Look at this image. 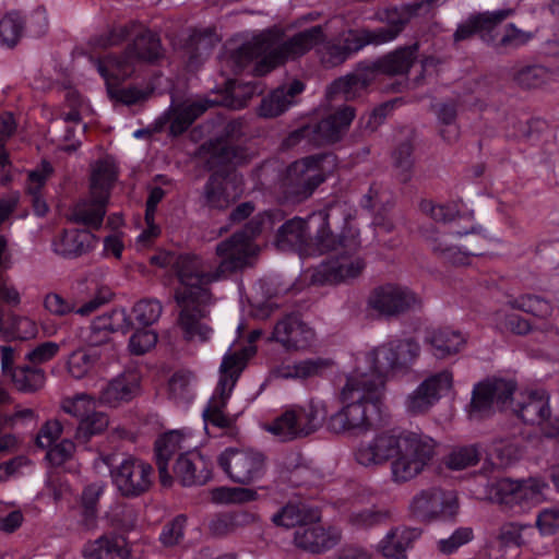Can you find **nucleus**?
<instances>
[{
	"instance_id": "f257e3e1",
	"label": "nucleus",
	"mask_w": 559,
	"mask_h": 559,
	"mask_svg": "<svg viewBox=\"0 0 559 559\" xmlns=\"http://www.w3.org/2000/svg\"><path fill=\"white\" fill-rule=\"evenodd\" d=\"M436 441L420 430L382 431L361 443L356 461L366 467L383 465L391 460V477L403 484L417 477L436 454Z\"/></svg>"
},
{
	"instance_id": "f03ea898",
	"label": "nucleus",
	"mask_w": 559,
	"mask_h": 559,
	"mask_svg": "<svg viewBox=\"0 0 559 559\" xmlns=\"http://www.w3.org/2000/svg\"><path fill=\"white\" fill-rule=\"evenodd\" d=\"M175 275L179 286L175 300L180 307L179 324L189 341L206 342L212 329L201 320L205 318L204 306L212 300L210 285L222 277L216 265L193 253L178 255Z\"/></svg>"
},
{
	"instance_id": "7ed1b4c3",
	"label": "nucleus",
	"mask_w": 559,
	"mask_h": 559,
	"mask_svg": "<svg viewBox=\"0 0 559 559\" xmlns=\"http://www.w3.org/2000/svg\"><path fill=\"white\" fill-rule=\"evenodd\" d=\"M338 205L329 206L328 211L312 214L319 216L322 227L317 231L316 243L322 252L332 253L322 261L311 275V282L318 285L347 284L358 278L367 266L366 259L360 254L361 241L357 231L345 230L335 236L328 226V219Z\"/></svg>"
},
{
	"instance_id": "20e7f679",
	"label": "nucleus",
	"mask_w": 559,
	"mask_h": 559,
	"mask_svg": "<svg viewBox=\"0 0 559 559\" xmlns=\"http://www.w3.org/2000/svg\"><path fill=\"white\" fill-rule=\"evenodd\" d=\"M325 39L322 26L316 25L283 39L278 32H264L245 43L230 56L235 72L243 71L248 63L258 59L257 75H264L288 60H295Z\"/></svg>"
},
{
	"instance_id": "39448f33",
	"label": "nucleus",
	"mask_w": 559,
	"mask_h": 559,
	"mask_svg": "<svg viewBox=\"0 0 559 559\" xmlns=\"http://www.w3.org/2000/svg\"><path fill=\"white\" fill-rule=\"evenodd\" d=\"M382 395V382L377 377L355 370L341 391L343 407L328 420V428L336 433L367 430L369 409L377 408Z\"/></svg>"
},
{
	"instance_id": "423d86ee",
	"label": "nucleus",
	"mask_w": 559,
	"mask_h": 559,
	"mask_svg": "<svg viewBox=\"0 0 559 559\" xmlns=\"http://www.w3.org/2000/svg\"><path fill=\"white\" fill-rule=\"evenodd\" d=\"M254 355V347L249 346L241 353L225 354L219 367V380L203 411L204 421L218 428H230L236 416L225 413L231 392L245 369L247 361Z\"/></svg>"
},
{
	"instance_id": "0eeeda50",
	"label": "nucleus",
	"mask_w": 559,
	"mask_h": 559,
	"mask_svg": "<svg viewBox=\"0 0 559 559\" xmlns=\"http://www.w3.org/2000/svg\"><path fill=\"white\" fill-rule=\"evenodd\" d=\"M134 38L120 56L109 57L98 63L100 75L109 82L129 79L140 62H153L162 57V44L159 37L141 26L134 28Z\"/></svg>"
},
{
	"instance_id": "6e6552de",
	"label": "nucleus",
	"mask_w": 559,
	"mask_h": 559,
	"mask_svg": "<svg viewBox=\"0 0 559 559\" xmlns=\"http://www.w3.org/2000/svg\"><path fill=\"white\" fill-rule=\"evenodd\" d=\"M328 415L322 401L311 400L305 405H293L286 408L265 428L282 441L306 438L318 431Z\"/></svg>"
},
{
	"instance_id": "1a4fd4ad",
	"label": "nucleus",
	"mask_w": 559,
	"mask_h": 559,
	"mask_svg": "<svg viewBox=\"0 0 559 559\" xmlns=\"http://www.w3.org/2000/svg\"><path fill=\"white\" fill-rule=\"evenodd\" d=\"M104 463L109 467L112 484L122 497H140L153 484V467L141 459L129 455L115 463L112 455H107Z\"/></svg>"
},
{
	"instance_id": "9d476101",
	"label": "nucleus",
	"mask_w": 559,
	"mask_h": 559,
	"mask_svg": "<svg viewBox=\"0 0 559 559\" xmlns=\"http://www.w3.org/2000/svg\"><path fill=\"white\" fill-rule=\"evenodd\" d=\"M217 465L233 481L249 486L266 473V457L258 450L227 448L217 456Z\"/></svg>"
},
{
	"instance_id": "9b49d317",
	"label": "nucleus",
	"mask_w": 559,
	"mask_h": 559,
	"mask_svg": "<svg viewBox=\"0 0 559 559\" xmlns=\"http://www.w3.org/2000/svg\"><path fill=\"white\" fill-rule=\"evenodd\" d=\"M324 163H334V157L322 154L294 162L287 168L285 178L287 193L296 201L309 198L325 179Z\"/></svg>"
},
{
	"instance_id": "f8f14e48",
	"label": "nucleus",
	"mask_w": 559,
	"mask_h": 559,
	"mask_svg": "<svg viewBox=\"0 0 559 559\" xmlns=\"http://www.w3.org/2000/svg\"><path fill=\"white\" fill-rule=\"evenodd\" d=\"M420 346L412 340L393 341L377 347L368 355L371 364V371L366 372L368 377H377L384 386V376L389 371L407 368L419 356Z\"/></svg>"
},
{
	"instance_id": "ddd939ff",
	"label": "nucleus",
	"mask_w": 559,
	"mask_h": 559,
	"mask_svg": "<svg viewBox=\"0 0 559 559\" xmlns=\"http://www.w3.org/2000/svg\"><path fill=\"white\" fill-rule=\"evenodd\" d=\"M459 509L456 492L437 487L421 490L409 503L412 514L423 522L454 521Z\"/></svg>"
},
{
	"instance_id": "4468645a",
	"label": "nucleus",
	"mask_w": 559,
	"mask_h": 559,
	"mask_svg": "<svg viewBox=\"0 0 559 559\" xmlns=\"http://www.w3.org/2000/svg\"><path fill=\"white\" fill-rule=\"evenodd\" d=\"M209 102H190L187 99L180 104H173L168 111L164 112L156 121L145 128L136 130L135 138L144 135L166 134L167 136H179L206 111Z\"/></svg>"
},
{
	"instance_id": "2eb2a0df",
	"label": "nucleus",
	"mask_w": 559,
	"mask_h": 559,
	"mask_svg": "<svg viewBox=\"0 0 559 559\" xmlns=\"http://www.w3.org/2000/svg\"><path fill=\"white\" fill-rule=\"evenodd\" d=\"M385 20L388 25L376 29L355 28L344 33L342 44L348 56H353L368 45L377 46L395 39L407 24L408 16L394 9L386 12Z\"/></svg>"
},
{
	"instance_id": "dca6fc26",
	"label": "nucleus",
	"mask_w": 559,
	"mask_h": 559,
	"mask_svg": "<svg viewBox=\"0 0 559 559\" xmlns=\"http://www.w3.org/2000/svg\"><path fill=\"white\" fill-rule=\"evenodd\" d=\"M515 388L514 381L506 379L487 380L475 385L469 405L471 418L480 419L496 409L508 408Z\"/></svg>"
},
{
	"instance_id": "f3484780",
	"label": "nucleus",
	"mask_w": 559,
	"mask_h": 559,
	"mask_svg": "<svg viewBox=\"0 0 559 559\" xmlns=\"http://www.w3.org/2000/svg\"><path fill=\"white\" fill-rule=\"evenodd\" d=\"M509 406L524 423L539 426L547 438L559 436V420H551L549 396L544 390L521 393Z\"/></svg>"
},
{
	"instance_id": "a211bd4d",
	"label": "nucleus",
	"mask_w": 559,
	"mask_h": 559,
	"mask_svg": "<svg viewBox=\"0 0 559 559\" xmlns=\"http://www.w3.org/2000/svg\"><path fill=\"white\" fill-rule=\"evenodd\" d=\"M355 116L353 107L344 106L320 121H310L297 128L288 140H341Z\"/></svg>"
},
{
	"instance_id": "6ab92c4d",
	"label": "nucleus",
	"mask_w": 559,
	"mask_h": 559,
	"mask_svg": "<svg viewBox=\"0 0 559 559\" xmlns=\"http://www.w3.org/2000/svg\"><path fill=\"white\" fill-rule=\"evenodd\" d=\"M419 298L405 286L385 284L374 288L368 298V306L383 317H396L418 307Z\"/></svg>"
},
{
	"instance_id": "aec40b11",
	"label": "nucleus",
	"mask_w": 559,
	"mask_h": 559,
	"mask_svg": "<svg viewBox=\"0 0 559 559\" xmlns=\"http://www.w3.org/2000/svg\"><path fill=\"white\" fill-rule=\"evenodd\" d=\"M453 384V373L449 369L431 374L425 379L406 399L405 406L409 414L428 412Z\"/></svg>"
},
{
	"instance_id": "412c9836",
	"label": "nucleus",
	"mask_w": 559,
	"mask_h": 559,
	"mask_svg": "<svg viewBox=\"0 0 559 559\" xmlns=\"http://www.w3.org/2000/svg\"><path fill=\"white\" fill-rule=\"evenodd\" d=\"M257 252L258 247L243 229L221 241L215 249V253L219 259L216 267L221 277L223 278L226 273L246 266L249 259L255 255Z\"/></svg>"
},
{
	"instance_id": "4be33fe9",
	"label": "nucleus",
	"mask_w": 559,
	"mask_h": 559,
	"mask_svg": "<svg viewBox=\"0 0 559 559\" xmlns=\"http://www.w3.org/2000/svg\"><path fill=\"white\" fill-rule=\"evenodd\" d=\"M242 189L237 185V177H223L213 174L203 187L201 202L210 210L224 211L240 198Z\"/></svg>"
},
{
	"instance_id": "5701e85b",
	"label": "nucleus",
	"mask_w": 559,
	"mask_h": 559,
	"mask_svg": "<svg viewBox=\"0 0 559 559\" xmlns=\"http://www.w3.org/2000/svg\"><path fill=\"white\" fill-rule=\"evenodd\" d=\"M195 448L191 442V436H186L180 430L165 433L155 442L156 464L159 479L163 486H170L173 477L168 472V462L175 454H183Z\"/></svg>"
},
{
	"instance_id": "b1692460",
	"label": "nucleus",
	"mask_w": 559,
	"mask_h": 559,
	"mask_svg": "<svg viewBox=\"0 0 559 559\" xmlns=\"http://www.w3.org/2000/svg\"><path fill=\"white\" fill-rule=\"evenodd\" d=\"M213 464L194 448L180 454L174 465L175 477L182 486H202L212 477Z\"/></svg>"
},
{
	"instance_id": "393cba45",
	"label": "nucleus",
	"mask_w": 559,
	"mask_h": 559,
	"mask_svg": "<svg viewBox=\"0 0 559 559\" xmlns=\"http://www.w3.org/2000/svg\"><path fill=\"white\" fill-rule=\"evenodd\" d=\"M314 333L297 314H288L275 324L271 340L280 343L287 350L307 348L313 341Z\"/></svg>"
},
{
	"instance_id": "a878e982",
	"label": "nucleus",
	"mask_w": 559,
	"mask_h": 559,
	"mask_svg": "<svg viewBox=\"0 0 559 559\" xmlns=\"http://www.w3.org/2000/svg\"><path fill=\"white\" fill-rule=\"evenodd\" d=\"M511 13L512 10H498L471 15L457 26L453 34L454 41L466 40L478 34L485 43H493L496 28Z\"/></svg>"
},
{
	"instance_id": "bb28decb",
	"label": "nucleus",
	"mask_w": 559,
	"mask_h": 559,
	"mask_svg": "<svg viewBox=\"0 0 559 559\" xmlns=\"http://www.w3.org/2000/svg\"><path fill=\"white\" fill-rule=\"evenodd\" d=\"M140 374L135 370H124L102 388L97 401L105 406L118 407L140 393Z\"/></svg>"
},
{
	"instance_id": "cd10ccee",
	"label": "nucleus",
	"mask_w": 559,
	"mask_h": 559,
	"mask_svg": "<svg viewBox=\"0 0 559 559\" xmlns=\"http://www.w3.org/2000/svg\"><path fill=\"white\" fill-rule=\"evenodd\" d=\"M81 554L84 559H130L131 547L124 536L109 532L87 540Z\"/></svg>"
},
{
	"instance_id": "c85d7f7f",
	"label": "nucleus",
	"mask_w": 559,
	"mask_h": 559,
	"mask_svg": "<svg viewBox=\"0 0 559 559\" xmlns=\"http://www.w3.org/2000/svg\"><path fill=\"white\" fill-rule=\"evenodd\" d=\"M132 329V321L128 316L126 309H115L110 313L97 317L90 326V334L87 341L91 345L90 348H99L107 345L110 341V335L115 331L127 333Z\"/></svg>"
},
{
	"instance_id": "c756f323",
	"label": "nucleus",
	"mask_w": 559,
	"mask_h": 559,
	"mask_svg": "<svg viewBox=\"0 0 559 559\" xmlns=\"http://www.w3.org/2000/svg\"><path fill=\"white\" fill-rule=\"evenodd\" d=\"M340 539L341 532L335 527L299 526L294 533L295 546L311 554H322L337 545Z\"/></svg>"
},
{
	"instance_id": "7c9ffc66",
	"label": "nucleus",
	"mask_w": 559,
	"mask_h": 559,
	"mask_svg": "<svg viewBox=\"0 0 559 559\" xmlns=\"http://www.w3.org/2000/svg\"><path fill=\"white\" fill-rule=\"evenodd\" d=\"M97 238L85 229L63 230L52 240V250L67 259L78 258L92 250Z\"/></svg>"
},
{
	"instance_id": "2f4dec72",
	"label": "nucleus",
	"mask_w": 559,
	"mask_h": 559,
	"mask_svg": "<svg viewBox=\"0 0 559 559\" xmlns=\"http://www.w3.org/2000/svg\"><path fill=\"white\" fill-rule=\"evenodd\" d=\"M425 341L430 345L432 355L443 359L463 350L467 337L459 330L442 326L428 331Z\"/></svg>"
},
{
	"instance_id": "473e14b6",
	"label": "nucleus",
	"mask_w": 559,
	"mask_h": 559,
	"mask_svg": "<svg viewBox=\"0 0 559 559\" xmlns=\"http://www.w3.org/2000/svg\"><path fill=\"white\" fill-rule=\"evenodd\" d=\"M421 530L416 527H397L386 533L379 542L377 549L389 559H406L407 550L411 549L419 537Z\"/></svg>"
},
{
	"instance_id": "72a5a7b5",
	"label": "nucleus",
	"mask_w": 559,
	"mask_h": 559,
	"mask_svg": "<svg viewBox=\"0 0 559 559\" xmlns=\"http://www.w3.org/2000/svg\"><path fill=\"white\" fill-rule=\"evenodd\" d=\"M235 143L221 141L204 142L198 151V157L211 170L229 163L240 164L246 159V156Z\"/></svg>"
},
{
	"instance_id": "f704fd0d",
	"label": "nucleus",
	"mask_w": 559,
	"mask_h": 559,
	"mask_svg": "<svg viewBox=\"0 0 559 559\" xmlns=\"http://www.w3.org/2000/svg\"><path fill=\"white\" fill-rule=\"evenodd\" d=\"M118 180V167L111 156H106L91 165L90 195H99L109 200L115 182Z\"/></svg>"
},
{
	"instance_id": "c9c22d12",
	"label": "nucleus",
	"mask_w": 559,
	"mask_h": 559,
	"mask_svg": "<svg viewBox=\"0 0 559 559\" xmlns=\"http://www.w3.org/2000/svg\"><path fill=\"white\" fill-rule=\"evenodd\" d=\"M304 84L295 80L288 85L280 86L267 97L263 98L260 105V116L274 118L286 111L295 103V97L304 91Z\"/></svg>"
},
{
	"instance_id": "e433bc0d",
	"label": "nucleus",
	"mask_w": 559,
	"mask_h": 559,
	"mask_svg": "<svg viewBox=\"0 0 559 559\" xmlns=\"http://www.w3.org/2000/svg\"><path fill=\"white\" fill-rule=\"evenodd\" d=\"M419 44L399 47L378 59L381 74L389 76L405 75L417 60Z\"/></svg>"
},
{
	"instance_id": "4c0bfd02",
	"label": "nucleus",
	"mask_w": 559,
	"mask_h": 559,
	"mask_svg": "<svg viewBox=\"0 0 559 559\" xmlns=\"http://www.w3.org/2000/svg\"><path fill=\"white\" fill-rule=\"evenodd\" d=\"M109 200H103L99 195H90L88 200L79 201L72 209L71 221L98 229L106 215Z\"/></svg>"
},
{
	"instance_id": "58836bf2",
	"label": "nucleus",
	"mask_w": 559,
	"mask_h": 559,
	"mask_svg": "<svg viewBox=\"0 0 559 559\" xmlns=\"http://www.w3.org/2000/svg\"><path fill=\"white\" fill-rule=\"evenodd\" d=\"M106 348H80L67 359V370L74 379H83L103 365L102 357Z\"/></svg>"
},
{
	"instance_id": "ea45409f",
	"label": "nucleus",
	"mask_w": 559,
	"mask_h": 559,
	"mask_svg": "<svg viewBox=\"0 0 559 559\" xmlns=\"http://www.w3.org/2000/svg\"><path fill=\"white\" fill-rule=\"evenodd\" d=\"M310 239L307 221L294 217L277 230L275 245L281 250L301 249Z\"/></svg>"
},
{
	"instance_id": "a19ab883",
	"label": "nucleus",
	"mask_w": 559,
	"mask_h": 559,
	"mask_svg": "<svg viewBox=\"0 0 559 559\" xmlns=\"http://www.w3.org/2000/svg\"><path fill=\"white\" fill-rule=\"evenodd\" d=\"M37 334V326L34 321L26 317L13 313H5L0 307V335L4 341L29 340Z\"/></svg>"
},
{
	"instance_id": "79ce46f5",
	"label": "nucleus",
	"mask_w": 559,
	"mask_h": 559,
	"mask_svg": "<svg viewBox=\"0 0 559 559\" xmlns=\"http://www.w3.org/2000/svg\"><path fill=\"white\" fill-rule=\"evenodd\" d=\"M390 518L388 509L354 506L347 514V523L354 531H368L388 523Z\"/></svg>"
},
{
	"instance_id": "37998d69",
	"label": "nucleus",
	"mask_w": 559,
	"mask_h": 559,
	"mask_svg": "<svg viewBox=\"0 0 559 559\" xmlns=\"http://www.w3.org/2000/svg\"><path fill=\"white\" fill-rule=\"evenodd\" d=\"M425 238L431 251L444 262L451 264L466 263L467 254L452 243L451 236L438 231H427Z\"/></svg>"
},
{
	"instance_id": "c03bdc74",
	"label": "nucleus",
	"mask_w": 559,
	"mask_h": 559,
	"mask_svg": "<svg viewBox=\"0 0 559 559\" xmlns=\"http://www.w3.org/2000/svg\"><path fill=\"white\" fill-rule=\"evenodd\" d=\"M512 80L523 90L538 88L551 80V72L542 64H524L513 69Z\"/></svg>"
},
{
	"instance_id": "a18cd8bd",
	"label": "nucleus",
	"mask_w": 559,
	"mask_h": 559,
	"mask_svg": "<svg viewBox=\"0 0 559 559\" xmlns=\"http://www.w3.org/2000/svg\"><path fill=\"white\" fill-rule=\"evenodd\" d=\"M332 361L325 358H309L284 367L281 370L283 378L309 379L321 377L330 367Z\"/></svg>"
},
{
	"instance_id": "49530a36",
	"label": "nucleus",
	"mask_w": 559,
	"mask_h": 559,
	"mask_svg": "<svg viewBox=\"0 0 559 559\" xmlns=\"http://www.w3.org/2000/svg\"><path fill=\"white\" fill-rule=\"evenodd\" d=\"M548 485L539 478H530L522 483H516L515 507L525 510L540 503L545 499V490Z\"/></svg>"
},
{
	"instance_id": "de8ad7c7",
	"label": "nucleus",
	"mask_w": 559,
	"mask_h": 559,
	"mask_svg": "<svg viewBox=\"0 0 559 559\" xmlns=\"http://www.w3.org/2000/svg\"><path fill=\"white\" fill-rule=\"evenodd\" d=\"M165 194V190L160 187H154L150 191L145 210L146 228L138 236V242L142 246H147L160 233L159 226L155 224V213L158 203L163 200Z\"/></svg>"
},
{
	"instance_id": "09e8293b",
	"label": "nucleus",
	"mask_w": 559,
	"mask_h": 559,
	"mask_svg": "<svg viewBox=\"0 0 559 559\" xmlns=\"http://www.w3.org/2000/svg\"><path fill=\"white\" fill-rule=\"evenodd\" d=\"M45 380L44 370L37 367L23 366L12 371L13 384L21 392H35L44 386Z\"/></svg>"
},
{
	"instance_id": "8fccbe9b",
	"label": "nucleus",
	"mask_w": 559,
	"mask_h": 559,
	"mask_svg": "<svg viewBox=\"0 0 559 559\" xmlns=\"http://www.w3.org/2000/svg\"><path fill=\"white\" fill-rule=\"evenodd\" d=\"M140 24L130 22L124 25H115L106 33L95 35L90 38L88 44L94 48H108L117 46L126 40L134 33V28H139Z\"/></svg>"
},
{
	"instance_id": "3c124183",
	"label": "nucleus",
	"mask_w": 559,
	"mask_h": 559,
	"mask_svg": "<svg viewBox=\"0 0 559 559\" xmlns=\"http://www.w3.org/2000/svg\"><path fill=\"white\" fill-rule=\"evenodd\" d=\"M108 425L109 418L107 414L93 411L85 418L81 419L76 428L75 439L79 443H87L92 437L104 432Z\"/></svg>"
},
{
	"instance_id": "603ef678",
	"label": "nucleus",
	"mask_w": 559,
	"mask_h": 559,
	"mask_svg": "<svg viewBox=\"0 0 559 559\" xmlns=\"http://www.w3.org/2000/svg\"><path fill=\"white\" fill-rule=\"evenodd\" d=\"M163 307L156 299H142L138 301L128 313L132 321V328L135 324L148 326L154 324L160 317Z\"/></svg>"
},
{
	"instance_id": "864d4df0",
	"label": "nucleus",
	"mask_w": 559,
	"mask_h": 559,
	"mask_svg": "<svg viewBox=\"0 0 559 559\" xmlns=\"http://www.w3.org/2000/svg\"><path fill=\"white\" fill-rule=\"evenodd\" d=\"M25 21L19 12H9L0 21V39L8 47H14L21 39Z\"/></svg>"
},
{
	"instance_id": "5fc2aeb1",
	"label": "nucleus",
	"mask_w": 559,
	"mask_h": 559,
	"mask_svg": "<svg viewBox=\"0 0 559 559\" xmlns=\"http://www.w3.org/2000/svg\"><path fill=\"white\" fill-rule=\"evenodd\" d=\"M284 219L281 210L265 211L254 216L243 228L246 234L252 240L254 237L270 233L274 227Z\"/></svg>"
},
{
	"instance_id": "6e6d98bb",
	"label": "nucleus",
	"mask_w": 559,
	"mask_h": 559,
	"mask_svg": "<svg viewBox=\"0 0 559 559\" xmlns=\"http://www.w3.org/2000/svg\"><path fill=\"white\" fill-rule=\"evenodd\" d=\"M516 481L509 478H501L488 485V498L498 504L510 509L515 507Z\"/></svg>"
},
{
	"instance_id": "4d7b16f0",
	"label": "nucleus",
	"mask_w": 559,
	"mask_h": 559,
	"mask_svg": "<svg viewBox=\"0 0 559 559\" xmlns=\"http://www.w3.org/2000/svg\"><path fill=\"white\" fill-rule=\"evenodd\" d=\"M491 321L496 329L501 332H511L514 334H526L531 330L530 323L515 313H508L504 310H498L492 314Z\"/></svg>"
},
{
	"instance_id": "13d9d810",
	"label": "nucleus",
	"mask_w": 559,
	"mask_h": 559,
	"mask_svg": "<svg viewBox=\"0 0 559 559\" xmlns=\"http://www.w3.org/2000/svg\"><path fill=\"white\" fill-rule=\"evenodd\" d=\"M513 309H519L535 317L546 318L551 313L550 304L537 296L524 295L508 301Z\"/></svg>"
},
{
	"instance_id": "bf43d9fd",
	"label": "nucleus",
	"mask_w": 559,
	"mask_h": 559,
	"mask_svg": "<svg viewBox=\"0 0 559 559\" xmlns=\"http://www.w3.org/2000/svg\"><path fill=\"white\" fill-rule=\"evenodd\" d=\"M479 461V454L474 445L453 449L444 460L445 465L453 471L474 466Z\"/></svg>"
},
{
	"instance_id": "052dcab7",
	"label": "nucleus",
	"mask_w": 559,
	"mask_h": 559,
	"mask_svg": "<svg viewBox=\"0 0 559 559\" xmlns=\"http://www.w3.org/2000/svg\"><path fill=\"white\" fill-rule=\"evenodd\" d=\"M413 146L412 142H401L392 153L393 166L397 171V176L402 182L411 179L413 167Z\"/></svg>"
},
{
	"instance_id": "680f3d73",
	"label": "nucleus",
	"mask_w": 559,
	"mask_h": 559,
	"mask_svg": "<svg viewBox=\"0 0 559 559\" xmlns=\"http://www.w3.org/2000/svg\"><path fill=\"white\" fill-rule=\"evenodd\" d=\"M530 39L531 34L516 28L514 24H508L500 37H498L497 29L495 31V41L490 44L497 49L508 50L516 49L525 45Z\"/></svg>"
},
{
	"instance_id": "e2e57ef3",
	"label": "nucleus",
	"mask_w": 559,
	"mask_h": 559,
	"mask_svg": "<svg viewBox=\"0 0 559 559\" xmlns=\"http://www.w3.org/2000/svg\"><path fill=\"white\" fill-rule=\"evenodd\" d=\"M96 405L95 399L86 393L67 397L62 401L61 407L67 413L81 419L91 414Z\"/></svg>"
},
{
	"instance_id": "0e129e2a",
	"label": "nucleus",
	"mask_w": 559,
	"mask_h": 559,
	"mask_svg": "<svg viewBox=\"0 0 559 559\" xmlns=\"http://www.w3.org/2000/svg\"><path fill=\"white\" fill-rule=\"evenodd\" d=\"M308 519L305 507L297 504H287L272 516V521L277 526L294 527L300 525Z\"/></svg>"
},
{
	"instance_id": "69168bd1",
	"label": "nucleus",
	"mask_w": 559,
	"mask_h": 559,
	"mask_svg": "<svg viewBox=\"0 0 559 559\" xmlns=\"http://www.w3.org/2000/svg\"><path fill=\"white\" fill-rule=\"evenodd\" d=\"M53 173L52 165L43 160L40 166L28 173L25 190L29 197L43 195L41 191Z\"/></svg>"
},
{
	"instance_id": "338daca9",
	"label": "nucleus",
	"mask_w": 559,
	"mask_h": 559,
	"mask_svg": "<svg viewBox=\"0 0 559 559\" xmlns=\"http://www.w3.org/2000/svg\"><path fill=\"white\" fill-rule=\"evenodd\" d=\"M423 212L429 214L436 222L448 223L455 219L460 214L457 203L433 204L431 201H423L420 203Z\"/></svg>"
},
{
	"instance_id": "774afa93",
	"label": "nucleus",
	"mask_w": 559,
	"mask_h": 559,
	"mask_svg": "<svg viewBox=\"0 0 559 559\" xmlns=\"http://www.w3.org/2000/svg\"><path fill=\"white\" fill-rule=\"evenodd\" d=\"M157 343V334L153 330H136L130 337L128 348L131 354L140 356L151 350Z\"/></svg>"
}]
</instances>
